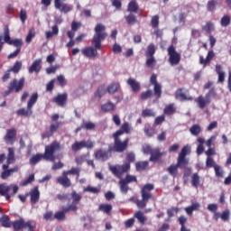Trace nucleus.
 Returning a JSON list of instances; mask_svg holds the SVG:
<instances>
[{
    "mask_svg": "<svg viewBox=\"0 0 231 231\" xmlns=\"http://www.w3.org/2000/svg\"><path fill=\"white\" fill-rule=\"evenodd\" d=\"M23 88H24V78L20 79V80L14 79L13 81L10 82L8 86V93H12L14 89L15 90L16 93H19V91L23 90Z\"/></svg>",
    "mask_w": 231,
    "mask_h": 231,
    "instance_id": "9",
    "label": "nucleus"
},
{
    "mask_svg": "<svg viewBox=\"0 0 231 231\" xmlns=\"http://www.w3.org/2000/svg\"><path fill=\"white\" fill-rule=\"evenodd\" d=\"M125 21L131 26H133L134 24H136V23H138V20H136V16L134 14H132L125 16Z\"/></svg>",
    "mask_w": 231,
    "mask_h": 231,
    "instance_id": "39",
    "label": "nucleus"
},
{
    "mask_svg": "<svg viewBox=\"0 0 231 231\" xmlns=\"http://www.w3.org/2000/svg\"><path fill=\"white\" fill-rule=\"evenodd\" d=\"M67 211H64V208H62L61 211H58L54 215V219L57 221H64L66 219Z\"/></svg>",
    "mask_w": 231,
    "mask_h": 231,
    "instance_id": "32",
    "label": "nucleus"
},
{
    "mask_svg": "<svg viewBox=\"0 0 231 231\" xmlns=\"http://www.w3.org/2000/svg\"><path fill=\"white\" fill-rule=\"evenodd\" d=\"M176 99L183 102L185 100H192V97L189 96L187 91H183V89H178L176 91Z\"/></svg>",
    "mask_w": 231,
    "mask_h": 231,
    "instance_id": "14",
    "label": "nucleus"
},
{
    "mask_svg": "<svg viewBox=\"0 0 231 231\" xmlns=\"http://www.w3.org/2000/svg\"><path fill=\"white\" fill-rule=\"evenodd\" d=\"M189 163V160H187V158L185 157H180L178 158V162H177V165L179 167H183L185 165H187Z\"/></svg>",
    "mask_w": 231,
    "mask_h": 231,
    "instance_id": "55",
    "label": "nucleus"
},
{
    "mask_svg": "<svg viewBox=\"0 0 231 231\" xmlns=\"http://www.w3.org/2000/svg\"><path fill=\"white\" fill-rule=\"evenodd\" d=\"M57 181L63 187H71V180L68 178V175H64V173H62L61 177L57 179Z\"/></svg>",
    "mask_w": 231,
    "mask_h": 231,
    "instance_id": "20",
    "label": "nucleus"
},
{
    "mask_svg": "<svg viewBox=\"0 0 231 231\" xmlns=\"http://www.w3.org/2000/svg\"><path fill=\"white\" fill-rule=\"evenodd\" d=\"M83 192H90L91 194H98L100 190L95 187L88 186L83 189Z\"/></svg>",
    "mask_w": 231,
    "mask_h": 231,
    "instance_id": "54",
    "label": "nucleus"
},
{
    "mask_svg": "<svg viewBox=\"0 0 231 231\" xmlns=\"http://www.w3.org/2000/svg\"><path fill=\"white\" fill-rule=\"evenodd\" d=\"M178 169H180V166L178 164H173L168 167L167 171L172 178H176V176H178Z\"/></svg>",
    "mask_w": 231,
    "mask_h": 231,
    "instance_id": "28",
    "label": "nucleus"
},
{
    "mask_svg": "<svg viewBox=\"0 0 231 231\" xmlns=\"http://www.w3.org/2000/svg\"><path fill=\"white\" fill-rule=\"evenodd\" d=\"M16 134L17 132L15 131V129L7 130L6 134L5 136V143L8 144L14 143V140Z\"/></svg>",
    "mask_w": 231,
    "mask_h": 231,
    "instance_id": "16",
    "label": "nucleus"
},
{
    "mask_svg": "<svg viewBox=\"0 0 231 231\" xmlns=\"http://www.w3.org/2000/svg\"><path fill=\"white\" fill-rule=\"evenodd\" d=\"M148 165V162H140L136 163V169L137 171H143V169H145V167H147Z\"/></svg>",
    "mask_w": 231,
    "mask_h": 231,
    "instance_id": "63",
    "label": "nucleus"
},
{
    "mask_svg": "<svg viewBox=\"0 0 231 231\" xmlns=\"http://www.w3.org/2000/svg\"><path fill=\"white\" fill-rule=\"evenodd\" d=\"M10 164H4L3 170L4 171L1 173L2 180H6V178H10L12 176V173L10 172V170H8Z\"/></svg>",
    "mask_w": 231,
    "mask_h": 231,
    "instance_id": "33",
    "label": "nucleus"
},
{
    "mask_svg": "<svg viewBox=\"0 0 231 231\" xmlns=\"http://www.w3.org/2000/svg\"><path fill=\"white\" fill-rule=\"evenodd\" d=\"M17 190H19V187L17 185H8L6 183L0 185V194L1 196H5V199H10L12 196H15L17 194Z\"/></svg>",
    "mask_w": 231,
    "mask_h": 231,
    "instance_id": "3",
    "label": "nucleus"
},
{
    "mask_svg": "<svg viewBox=\"0 0 231 231\" xmlns=\"http://www.w3.org/2000/svg\"><path fill=\"white\" fill-rule=\"evenodd\" d=\"M68 174L77 175L79 176L80 174V168H72L69 171H63V176H68Z\"/></svg>",
    "mask_w": 231,
    "mask_h": 231,
    "instance_id": "41",
    "label": "nucleus"
},
{
    "mask_svg": "<svg viewBox=\"0 0 231 231\" xmlns=\"http://www.w3.org/2000/svg\"><path fill=\"white\" fill-rule=\"evenodd\" d=\"M204 32H207V33H212L214 32V23H208L203 26Z\"/></svg>",
    "mask_w": 231,
    "mask_h": 231,
    "instance_id": "56",
    "label": "nucleus"
},
{
    "mask_svg": "<svg viewBox=\"0 0 231 231\" xmlns=\"http://www.w3.org/2000/svg\"><path fill=\"white\" fill-rule=\"evenodd\" d=\"M169 62L171 66H178L181 60V54L176 51L172 45L168 48Z\"/></svg>",
    "mask_w": 231,
    "mask_h": 231,
    "instance_id": "6",
    "label": "nucleus"
},
{
    "mask_svg": "<svg viewBox=\"0 0 231 231\" xmlns=\"http://www.w3.org/2000/svg\"><path fill=\"white\" fill-rule=\"evenodd\" d=\"M53 35H59V26H57V25L52 26V32L48 31L45 32V37L48 40L51 39V37H53Z\"/></svg>",
    "mask_w": 231,
    "mask_h": 231,
    "instance_id": "30",
    "label": "nucleus"
},
{
    "mask_svg": "<svg viewBox=\"0 0 231 231\" xmlns=\"http://www.w3.org/2000/svg\"><path fill=\"white\" fill-rule=\"evenodd\" d=\"M0 223L5 228H10L12 226V221H10V217H8L6 215H4L0 218Z\"/></svg>",
    "mask_w": 231,
    "mask_h": 231,
    "instance_id": "26",
    "label": "nucleus"
},
{
    "mask_svg": "<svg viewBox=\"0 0 231 231\" xmlns=\"http://www.w3.org/2000/svg\"><path fill=\"white\" fill-rule=\"evenodd\" d=\"M213 97H214V92L209 91L208 94H206L205 97L199 96V97H197L195 99V102L198 107H199V109H205V107H207V106H208V104L212 102Z\"/></svg>",
    "mask_w": 231,
    "mask_h": 231,
    "instance_id": "5",
    "label": "nucleus"
},
{
    "mask_svg": "<svg viewBox=\"0 0 231 231\" xmlns=\"http://www.w3.org/2000/svg\"><path fill=\"white\" fill-rule=\"evenodd\" d=\"M101 111L104 113H109V111H115V104L107 102L101 106Z\"/></svg>",
    "mask_w": 231,
    "mask_h": 231,
    "instance_id": "27",
    "label": "nucleus"
},
{
    "mask_svg": "<svg viewBox=\"0 0 231 231\" xmlns=\"http://www.w3.org/2000/svg\"><path fill=\"white\" fill-rule=\"evenodd\" d=\"M165 154V152H160V149H155L152 151L151 157H150V162H158L162 156Z\"/></svg>",
    "mask_w": 231,
    "mask_h": 231,
    "instance_id": "21",
    "label": "nucleus"
},
{
    "mask_svg": "<svg viewBox=\"0 0 231 231\" xmlns=\"http://www.w3.org/2000/svg\"><path fill=\"white\" fill-rule=\"evenodd\" d=\"M71 198L73 199V203H79V201H80V199H82V196H80V194L77 193V191L71 192Z\"/></svg>",
    "mask_w": 231,
    "mask_h": 231,
    "instance_id": "57",
    "label": "nucleus"
},
{
    "mask_svg": "<svg viewBox=\"0 0 231 231\" xmlns=\"http://www.w3.org/2000/svg\"><path fill=\"white\" fill-rule=\"evenodd\" d=\"M4 42L7 44L12 42V40L10 39V29H8V27H5L4 30Z\"/></svg>",
    "mask_w": 231,
    "mask_h": 231,
    "instance_id": "43",
    "label": "nucleus"
},
{
    "mask_svg": "<svg viewBox=\"0 0 231 231\" xmlns=\"http://www.w3.org/2000/svg\"><path fill=\"white\" fill-rule=\"evenodd\" d=\"M231 23V18L228 15H225L222 17L221 19V26H223L224 28H226V26H228Z\"/></svg>",
    "mask_w": 231,
    "mask_h": 231,
    "instance_id": "46",
    "label": "nucleus"
},
{
    "mask_svg": "<svg viewBox=\"0 0 231 231\" xmlns=\"http://www.w3.org/2000/svg\"><path fill=\"white\" fill-rule=\"evenodd\" d=\"M107 32H106V25L97 23L95 27V34L93 37L92 44L96 50L102 49V41H106Z\"/></svg>",
    "mask_w": 231,
    "mask_h": 231,
    "instance_id": "2",
    "label": "nucleus"
},
{
    "mask_svg": "<svg viewBox=\"0 0 231 231\" xmlns=\"http://www.w3.org/2000/svg\"><path fill=\"white\" fill-rule=\"evenodd\" d=\"M148 201H149V199L142 198L141 200H137L136 205L138 208H145Z\"/></svg>",
    "mask_w": 231,
    "mask_h": 231,
    "instance_id": "47",
    "label": "nucleus"
},
{
    "mask_svg": "<svg viewBox=\"0 0 231 231\" xmlns=\"http://www.w3.org/2000/svg\"><path fill=\"white\" fill-rule=\"evenodd\" d=\"M97 50L100 49H97L96 47H86L82 50V53L85 57L95 59V57L98 55V51Z\"/></svg>",
    "mask_w": 231,
    "mask_h": 231,
    "instance_id": "13",
    "label": "nucleus"
},
{
    "mask_svg": "<svg viewBox=\"0 0 231 231\" xmlns=\"http://www.w3.org/2000/svg\"><path fill=\"white\" fill-rule=\"evenodd\" d=\"M122 133H125L126 134H129L131 133V125L129 123H124L121 126Z\"/></svg>",
    "mask_w": 231,
    "mask_h": 231,
    "instance_id": "52",
    "label": "nucleus"
},
{
    "mask_svg": "<svg viewBox=\"0 0 231 231\" xmlns=\"http://www.w3.org/2000/svg\"><path fill=\"white\" fill-rule=\"evenodd\" d=\"M127 84L129 87H131L134 93H138V91H140V83L136 81L134 79L130 78L127 80Z\"/></svg>",
    "mask_w": 231,
    "mask_h": 231,
    "instance_id": "19",
    "label": "nucleus"
},
{
    "mask_svg": "<svg viewBox=\"0 0 231 231\" xmlns=\"http://www.w3.org/2000/svg\"><path fill=\"white\" fill-rule=\"evenodd\" d=\"M23 228H26L29 231H33V228H35V225L33 222H25L23 220Z\"/></svg>",
    "mask_w": 231,
    "mask_h": 231,
    "instance_id": "62",
    "label": "nucleus"
},
{
    "mask_svg": "<svg viewBox=\"0 0 231 231\" xmlns=\"http://www.w3.org/2000/svg\"><path fill=\"white\" fill-rule=\"evenodd\" d=\"M95 158L96 160H99L100 162H106V160H109V158H111V150L106 151L100 149L95 152Z\"/></svg>",
    "mask_w": 231,
    "mask_h": 231,
    "instance_id": "10",
    "label": "nucleus"
},
{
    "mask_svg": "<svg viewBox=\"0 0 231 231\" xmlns=\"http://www.w3.org/2000/svg\"><path fill=\"white\" fill-rule=\"evenodd\" d=\"M61 149L62 146H60V143H59L58 142H53L51 145L45 147L44 154L38 153L32 156L30 159V164L37 165V163H39L40 160H42V158L49 162H55V157L53 156V154L54 152H57V151H60Z\"/></svg>",
    "mask_w": 231,
    "mask_h": 231,
    "instance_id": "1",
    "label": "nucleus"
},
{
    "mask_svg": "<svg viewBox=\"0 0 231 231\" xmlns=\"http://www.w3.org/2000/svg\"><path fill=\"white\" fill-rule=\"evenodd\" d=\"M12 226L14 231L23 230V228H24V219L20 218L18 220H15L12 222Z\"/></svg>",
    "mask_w": 231,
    "mask_h": 231,
    "instance_id": "22",
    "label": "nucleus"
},
{
    "mask_svg": "<svg viewBox=\"0 0 231 231\" xmlns=\"http://www.w3.org/2000/svg\"><path fill=\"white\" fill-rule=\"evenodd\" d=\"M68 100V94H59L56 97H54V102L60 107L66 106V101Z\"/></svg>",
    "mask_w": 231,
    "mask_h": 231,
    "instance_id": "17",
    "label": "nucleus"
},
{
    "mask_svg": "<svg viewBox=\"0 0 231 231\" xmlns=\"http://www.w3.org/2000/svg\"><path fill=\"white\" fill-rule=\"evenodd\" d=\"M77 202H73L71 205L67 206V207H63V210L64 212H69V210H72L73 212H75V210H77Z\"/></svg>",
    "mask_w": 231,
    "mask_h": 231,
    "instance_id": "59",
    "label": "nucleus"
},
{
    "mask_svg": "<svg viewBox=\"0 0 231 231\" xmlns=\"http://www.w3.org/2000/svg\"><path fill=\"white\" fill-rule=\"evenodd\" d=\"M32 181H35V175L31 174L28 179L21 183V185L22 187H26V185H30V183H32Z\"/></svg>",
    "mask_w": 231,
    "mask_h": 231,
    "instance_id": "49",
    "label": "nucleus"
},
{
    "mask_svg": "<svg viewBox=\"0 0 231 231\" xmlns=\"http://www.w3.org/2000/svg\"><path fill=\"white\" fill-rule=\"evenodd\" d=\"M147 60H146V66L148 68H154V66H156V60L154 59V57L152 56H146Z\"/></svg>",
    "mask_w": 231,
    "mask_h": 231,
    "instance_id": "42",
    "label": "nucleus"
},
{
    "mask_svg": "<svg viewBox=\"0 0 231 231\" xmlns=\"http://www.w3.org/2000/svg\"><path fill=\"white\" fill-rule=\"evenodd\" d=\"M30 196H31V203L32 205H35V203L39 201V198L41 196V192H39V188H34L32 190H31Z\"/></svg>",
    "mask_w": 231,
    "mask_h": 231,
    "instance_id": "18",
    "label": "nucleus"
},
{
    "mask_svg": "<svg viewBox=\"0 0 231 231\" xmlns=\"http://www.w3.org/2000/svg\"><path fill=\"white\" fill-rule=\"evenodd\" d=\"M21 68H23V62L16 61L13 68H11L10 71H13V73H19V71H21Z\"/></svg>",
    "mask_w": 231,
    "mask_h": 231,
    "instance_id": "44",
    "label": "nucleus"
},
{
    "mask_svg": "<svg viewBox=\"0 0 231 231\" xmlns=\"http://www.w3.org/2000/svg\"><path fill=\"white\" fill-rule=\"evenodd\" d=\"M106 95V88L104 87H100L97 88V92L95 93V97L97 98H102Z\"/></svg>",
    "mask_w": 231,
    "mask_h": 231,
    "instance_id": "51",
    "label": "nucleus"
},
{
    "mask_svg": "<svg viewBox=\"0 0 231 231\" xmlns=\"http://www.w3.org/2000/svg\"><path fill=\"white\" fill-rule=\"evenodd\" d=\"M122 134H124L122 130H119L113 134L115 138L114 151H116V152H124L127 148V143H129V139H125L124 142L120 141L118 136H122Z\"/></svg>",
    "mask_w": 231,
    "mask_h": 231,
    "instance_id": "4",
    "label": "nucleus"
},
{
    "mask_svg": "<svg viewBox=\"0 0 231 231\" xmlns=\"http://www.w3.org/2000/svg\"><path fill=\"white\" fill-rule=\"evenodd\" d=\"M156 52V49L154 48L153 44H150L147 48L146 57H152Z\"/></svg>",
    "mask_w": 231,
    "mask_h": 231,
    "instance_id": "53",
    "label": "nucleus"
},
{
    "mask_svg": "<svg viewBox=\"0 0 231 231\" xmlns=\"http://www.w3.org/2000/svg\"><path fill=\"white\" fill-rule=\"evenodd\" d=\"M120 89V84L119 83H112L107 87V92L110 95H115L116 91H118Z\"/></svg>",
    "mask_w": 231,
    "mask_h": 231,
    "instance_id": "34",
    "label": "nucleus"
},
{
    "mask_svg": "<svg viewBox=\"0 0 231 231\" xmlns=\"http://www.w3.org/2000/svg\"><path fill=\"white\" fill-rule=\"evenodd\" d=\"M206 166L208 167V168L214 167V169L216 167H217V165H216V162L211 157H208L207 158V160H206Z\"/></svg>",
    "mask_w": 231,
    "mask_h": 231,
    "instance_id": "58",
    "label": "nucleus"
},
{
    "mask_svg": "<svg viewBox=\"0 0 231 231\" xmlns=\"http://www.w3.org/2000/svg\"><path fill=\"white\" fill-rule=\"evenodd\" d=\"M189 133H190L193 136H198V134H199V133H201V126H199V125H193L189 128Z\"/></svg>",
    "mask_w": 231,
    "mask_h": 231,
    "instance_id": "37",
    "label": "nucleus"
},
{
    "mask_svg": "<svg viewBox=\"0 0 231 231\" xmlns=\"http://www.w3.org/2000/svg\"><path fill=\"white\" fill-rule=\"evenodd\" d=\"M41 64H42V60H35L28 69L29 73H39L42 68Z\"/></svg>",
    "mask_w": 231,
    "mask_h": 231,
    "instance_id": "15",
    "label": "nucleus"
},
{
    "mask_svg": "<svg viewBox=\"0 0 231 231\" xmlns=\"http://www.w3.org/2000/svg\"><path fill=\"white\" fill-rule=\"evenodd\" d=\"M9 45L15 46V48H18L21 50V48L23 47V40L21 39L13 40L11 41Z\"/></svg>",
    "mask_w": 231,
    "mask_h": 231,
    "instance_id": "48",
    "label": "nucleus"
},
{
    "mask_svg": "<svg viewBox=\"0 0 231 231\" xmlns=\"http://www.w3.org/2000/svg\"><path fill=\"white\" fill-rule=\"evenodd\" d=\"M216 73L218 75V82L223 84L225 82V71H223L221 65H216Z\"/></svg>",
    "mask_w": 231,
    "mask_h": 231,
    "instance_id": "25",
    "label": "nucleus"
},
{
    "mask_svg": "<svg viewBox=\"0 0 231 231\" xmlns=\"http://www.w3.org/2000/svg\"><path fill=\"white\" fill-rule=\"evenodd\" d=\"M95 143L91 140L76 142L72 144L71 149L74 152H78L82 149H93Z\"/></svg>",
    "mask_w": 231,
    "mask_h": 231,
    "instance_id": "8",
    "label": "nucleus"
},
{
    "mask_svg": "<svg viewBox=\"0 0 231 231\" xmlns=\"http://www.w3.org/2000/svg\"><path fill=\"white\" fill-rule=\"evenodd\" d=\"M119 185L121 192L123 194H127V191L129 190V186H127V182H125V180H121Z\"/></svg>",
    "mask_w": 231,
    "mask_h": 231,
    "instance_id": "40",
    "label": "nucleus"
},
{
    "mask_svg": "<svg viewBox=\"0 0 231 231\" xmlns=\"http://www.w3.org/2000/svg\"><path fill=\"white\" fill-rule=\"evenodd\" d=\"M128 12H133L134 14H136L138 12V3H136V0H132L127 6Z\"/></svg>",
    "mask_w": 231,
    "mask_h": 231,
    "instance_id": "29",
    "label": "nucleus"
},
{
    "mask_svg": "<svg viewBox=\"0 0 231 231\" xmlns=\"http://www.w3.org/2000/svg\"><path fill=\"white\" fill-rule=\"evenodd\" d=\"M156 79V74H152L151 76L150 82L152 86H154V95H156L160 98V97H162V85L158 83Z\"/></svg>",
    "mask_w": 231,
    "mask_h": 231,
    "instance_id": "11",
    "label": "nucleus"
},
{
    "mask_svg": "<svg viewBox=\"0 0 231 231\" xmlns=\"http://www.w3.org/2000/svg\"><path fill=\"white\" fill-rule=\"evenodd\" d=\"M175 111L174 105H169L164 108L165 115H174Z\"/></svg>",
    "mask_w": 231,
    "mask_h": 231,
    "instance_id": "50",
    "label": "nucleus"
},
{
    "mask_svg": "<svg viewBox=\"0 0 231 231\" xmlns=\"http://www.w3.org/2000/svg\"><path fill=\"white\" fill-rule=\"evenodd\" d=\"M98 208L101 212H104L105 214H109V212L113 210V206H111V204H101Z\"/></svg>",
    "mask_w": 231,
    "mask_h": 231,
    "instance_id": "38",
    "label": "nucleus"
},
{
    "mask_svg": "<svg viewBox=\"0 0 231 231\" xmlns=\"http://www.w3.org/2000/svg\"><path fill=\"white\" fill-rule=\"evenodd\" d=\"M154 189V185L152 184H146L142 188L141 194L142 198L144 199H151L152 198V195L151 194V190Z\"/></svg>",
    "mask_w": 231,
    "mask_h": 231,
    "instance_id": "12",
    "label": "nucleus"
},
{
    "mask_svg": "<svg viewBox=\"0 0 231 231\" xmlns=\"http://www.w3.org/2000/svg\"><path fill=\"white\" fill-rule=\"evenodd\" d=\"M191 184L194 189H198L201 185V177L198 173H193L191 176Z\"/></svg>",
    "mask_w": 231,
    "mask_h": 231,
    "instance_id": "23",
    "label": "nucleus"
},
{
    "mask_svg": "<svg viewBox=\"0 0 231 231\" xmlns=\"http://www.w3.org/2000/svg\"><path fill=\"white\" fill-rule=\"evenodd\" d=\"M111 172L115 174L117 178H122V174H125V172H129V170L131 169V164L129 162H126L123 165H116V166H110L109 167Z\"/></svg>",
    "mask_w": 231,
    "mask_h": 231,
    "instance_id": "7",
    "label": "nucleus"
},
{
    "mask_svg": "<svg viewBox=\"0 0 231 231\" xmlns=\"http://www.w3.org/2000/svg\"><path fill=\"white\" fill-rule=\"evenodd\" d=\"M189 152H190V146H184L181 151L180 153L179 154V157H184L187 156V154H189Z\"/></svg>",
    "mask_w": 231,
    "mask_h": 231,
    "instance_id": "60",
    "label": "nucleus"
},
{
    "mask_svg": "<svg viewBox=\"0 0 231 231\" xmlns=\"http://www.w3.org/2000/svg\"><path fill=\"white\" fill-rule=\"evenodd\" d=\"M39 98V94L38 93H35V94H32L29 99V102H28V109H32L33 107V105L35 104V102H37V99Z\"/></svg>",
    "mask_w": 231,
    "mask_h": 231,
    "instance_id": "36",
    "label": "nucleus"
},
{
    "mask_svg": "<svg viewBox=\"0 0 231 231\" xmlns=\"http://www.w3.org/2000/svg\"><path fill=\"white\" fill-rule=\"evenodd\" d=\"M7 165H10V163H14L15 162V152L14 148L8 149V155H7Z\"/></svg>",
    "mask_w": 231,
    "mask_h": 231,
    "instance_id": "31",
    "label": "nucleus"
},
{
    "mask_svg": "<svg viewBox=\"0 0 231 231\" xmlns=\"http://www.w3.org/2000/svg\"><path fill=\"white\" fill-rule=\"evenodd\" d=\"M142 116H155V114L152 109H145L143 111Z\"/></svg>",
    "mask_w": 231,
    "mask_h": 231,
    "instance_id": "64",
    "label": "nucleus"
},
{
    "mask_svg": "<svg viewBox=\"0 0 231 231\" xmlns=\"http://www.w3.org/2000/svg\"><path fill=\"white\" fill-rule=\"evenodd\" d=\"M83 129H87L88 131H93L95 129V125L91 122H86L82 125Z\"/></svg>",
    "mask_w": 231,
    "mask_h": 231,
    "instance_id": "61",
    "label": "nucleus"
},
{
    "mask_svg": "<svg viewBox=\"0 0 231 231\" xmlns=\"http://www.w3.org/2000/svg\"><path fill=\"white\" fill-rule=\"evenodd\" d=\"M134 217H135V219L138 220V223H140V225H145V223L147 222V217H145V215H143L142 211L135 212L134 214Z\"/></svg>",
    "mask_w": 231,
    "mask_h": 231,
    "instance_id": "24",
    "label": "nucleus"
},
{
    "mask_svg": "<svg viewBox=\"0 0 231 231\" xmlns=\"http://www.w3.org/2000/svg\"><path fill=\"white\" fill-rule=\"evenodd\" d=\"M17 115H22L23 116H30V115H32V108H28V106H27V109L25 108L19 109L17 111Z\"/></svg>",
    "mask_w": 231,
    "mask_h": 231,
    "instance_id": "45",
    "label": "nucleus"
},
{
    "mask_svg": "<svg viewBox=\"0 0 231 231\" xmlns=\"http://www.w3.org/2000/svg\"><path fill=\"white\" fill-rule=\"evenodd\" d=\"M36 32H35V28L32 27L29 30V32L26 36L25 42H27V44H30V42H32V39H34L35 35H36Z\"/></svg>",
    "mask_w": 231,
    "mask_h": 231,
    "instance_id": "35",
    "label": "nucleus"
}]
</instances>
